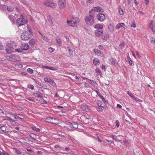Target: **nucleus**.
<instances>
[{
  "mask_svg": "<svg viewBox=\"0 0 155 155\" xmlns=\"http://www.w3.org/2000/svg\"><path fill=\"white\" fill-rule=\"evenodd\" d=\"M27 23V21L23 18V15L21 14L20 17L17 19L16 25L18 27L24 25Z\"/></svg>",
  "mask_w": 155,
  "mask_h": 155,
  "instance_id": "f257e3e1",
  "label": "nucleus"
},
{
  "mask_svg": "<svg viewBox=\"0 0 155 155\" xmlns=\"http://www.w3.org/2000/svg\"><path fill=\"white\" fill-rule=\"evenodd\" d=\"M6 58L8 60L13 62L20 61L21 60L20 57L16 54H11L7 56Z\"/></svg>",
  "mask_w": 155,
  "mask_h": 155,
  "instance_id": "f03ea898",
  "label": "nucleus"
},
{
  "mask_svg": "<svg viewBox=\"0 0 155 155\" xmlns=\"http://www.w3.org/2000/svg\"><path fill=\"white\" fill-rule=\"evenodd\" d=\"M17 45L16 43L14 42H10L7 44V48L6 50V52L8 53H10L12 52V50L9 49H14L16 47Z\"/></svg>",
  "mask_w": 155,
  "mask_h": 155,
  "instance_id": "7ed1b4c3",
  "label": "nucleus"
},
{
  "mask_svg": "<svg viewBox=\"0 0 155 155\" xmlns=\"http://www.w3.org/2000/svg\"><path fill=\"white\" fill-rule=\"evenodd\" d=\"M44 5L47 7H50L52 8H55L57 6L56 3L50 0H46L43 2Z\"/></svg>",
  "mask_w": 155,
  "mask_h": 155,
  "instance_id": "20e7f679",
  "label": "nucleus"
},
{
  "mask_svg": "<svg viewBox=\"0 0 155 155\" xmlns=\"http://www.w3.org/2000/svg\"><path fill=\"white\" fill-rule=\"evenodd\" d=\"M85 21L86 23L88 25H92L94 22V16H88L86 17Z\"/></svg>",
  "mask_w": 155,
  "mask_h": 155,
  "instance_id": "39448f33",
  "label": "nucleus"
},
{
  "mask_svg": "<svg viewBox=\"0 0 155 155\" xmlns=\"http://www.w3.org/2000/svg\"><path fill=\"white\" fill-rule=\"evenodd\" d=\"M67 22L70 26L73 27H76L78 25V19L77 18H73L71 21L67 20Z\"/></svg>",
  "mask_w": 155,
  "mask_h": 155,
  "instance_id": "423d86ee",
  "label": "nucleus"
},
{
  "mask_svg": "<svg viewBox=\"0 0 155 155\" xmlns=\"http://www.w3.org/2000/svg\"><path fill=\"white\" fill-rule=\"evenodd\" d=\"M21 38L22 40L28 41L30 38V35L28 31H24L21 35Z\"/></svg>",
  "mask_w": 155,
  "mask_h": 155,
  "instance_id": "0eeeda50",
  "label": "nucleus"
},
{
  "mask_svg": "<svg viewBox=\"0 0 155 155\" xmlns=\"http://www.w3.org/2000/svg\"><path fill=\"white\" fill-rule=\"evenodd\" d=\"M58 5L60 9H64L66 6V0H58Z\"/></svg>",
  "mask_w": 155,
  "mask_h": 155,
  "instance_id": "6e6552de",
  "label": "nucleus"
},
{
  "mask_svg": "<svg viewBox=\"0 0 155 155\" xmlns=\"http://www.w3.org/2000/svg\"><path fill=\"white\" fill-rule=\"evenodd\" d=\"M93 51L95 54L98 56L101 57L104 56V54L103 52L97 49H93Z\"/></svg>",
  "mask_w": 155,
  "mask_h": 155,
  "instance_id": "1a4fd4ad",
  "label": "nucleus"
},
{
  "mask_svg": "<svg viewBox=\"0 0 155 155\" xmlns=\"http://www.w3.org/2000/svg\"><path fill=\"white\" fill-rule=\"evenodd\" d=\"M97 17L98 20L100 21H103L105 18V15L102 13L98 14Z\"/></svg>",
  "mask_w": 155,
  "mask_h": 155,
  "instance_id": "9d476101",
  "label": "nucleus"
},
{
  "mask_svg": "<svg viewBox=\"0 0 155 155\" xmlns=\"http://www.w3.org/2000/svg\"><path fill=\"white\" fill-rule=\"evenodd\" d=\"M44 80L45 82H48L50 83L53 86L55 85V83L53 80L51 79L50 78H48L47 77H45Z\"/></svg>",
  "mask_w": 155,
  "mask_h": 155,
  "instance_id": "9b49d317",
  "label": "nucleus"
},
{
  "mask_svg": "<svg viewBox=\"0 0 155 155\" xmlns=\"http://www.w3.org/2000/svg\"><path fill=\"white\" fill-rule=\"evenodd\" d=\"M149 26L153 32L155 31V23L153 21H151L149 24Z\"/></svg>",
  "mask_w": 155,
  "mask_h": 155,
  "instance_id": "f8f14e48",
  "label": "nucleus"
},
{
  "mask_svg": "<svg viewBox=\"0 0 155 155\" xmlns=\"http://www.w3.org/2000/svg\"><path fill=\"white\" fill-rule=\"evenodd\" d=\"M103 30H98L95 31L94 33L95 35L97 37H100L102 36L103 35Z\"/></svg>",
  "mask_w": 155,
  "mask_h": 155,
  "instance_id": "ddd939ff",
  "label": "nucleus"
},
{
  "mask_svg": "<svg viewBox=\"0 0 155 155\" xmlns=\"http://www.w3.org/2000/svg\"><path fill=\"white\" fill-rule=\"evenodd\" d=\"M109 61L111 65L114 66H116V65L118 64L117 61L114 58H111L109 60Z\"/></svg>",
  "mask_w": 155,
  "mask_h": 155,
  "instance_id": "4468645a",
  "label": "nucleus"
},
{
  "mask_svg": "<svg viewBox=\"0 0 155 155\" xmlns=\"http://www.w3.org/2000/svg\"><path fill=\"white\" fill-rule=\"evenodd\" d=\"M20 47L21 48L23 51V50H26L28 49L29 46L28 44L25 43L21 45Z\"/></svg>",
  "mask_w": 155,
  "mask_h": 155,
  "instance_id": "2eb2a0df",
  "label": "nucleus"
},
{
  "mask_svg": "<svg viewBox=\"0 0 155 155\" xmlns=\"http://www.w3.org/2000/svg\"><path fill=\"white\" fill-rule=\"evenodd\" d=\"M94 28L98 30H102V28H103V25L101 24H97L95 25Z\"/></svg>",
  "mask_w": 155,
  "mask_h": 155,
  "instance_id": "dca6fc26",
  "label": "nucleus"
},
{
  "mask_svg": "<svg viewBox=\"0 0 155 155\" xmlns=\"http://www.w3.org/2000/svg\"><path fill=\"white\" fill-rule=\"evenodd\" d=\"M68 124L69 125H70L71 127H73L74 128L77 129L78 127V124L75 122H73L71 123L70 122H68Z\"/></svg>",
  "mask_w": 155,
  "mask_h": 155,
  "instance_id": "f3484780",
  "label": "nucleus"
},
{
  "mask_svg": "<svg viewBox=\"0 0 155 155\" xmlns=\"http://www.w3.org/2000/svg\"><path fill=\"white\" fill-rule=\"evenodd\" d=\"M33 95L35 96L38 97H43V94L39 91L35 92L33 93Z\"/></svg>",
  "mask_w": 155,
  "mask_h": 155,
  "instance_id": "a211bd4d",
  "label": "nucleus"
},
{
  "mask_svg": "<svg viewBox=\"0 0 155 155\" xmlns=\"http://www.w3.org/2000/svg\"><path fill=\"white\" fill-rule=\"evenodd\" d=\"M127 94L131 97L132 99H134V100L137 101H138L139 100V99L135 97L133 95V94L130 92L128 91L127 92Z\"/></svg>",
  "mask_w": 155,
  "mask_h": 155,
  "instance_id": "6ab92c4d",
  "label": "nucleus"
},
{
  "mask_svg": "<svg viewBox=\"0 0 155 155\" xmlns=\"http://www.w3.org/2000/svg\"><path fill=\"white\" fill-rule=\"evenodd\" d=\"M94 8L95 12H103L104 11L103 9L101 8L99 6L94 7Z\"/></svg>",
  "mask_w": 155,
  "mask_h": 155,
  "instance_id": "aec40b11",
  "label": "nucleus"
},
{
  "mask_svg": "<svg viewBox=\"0 0 155 155\" xmlns=\"http://www.w3.org/2000/svg\"><path fill=\"white\" fill-rule=\"evenodd\" d=\"M42 67L43 68H45L46 69H49L53 71H56L57 70L56 68L54 67H49L48 66H46L44 65H42Z\"/></svg>",
  "mask_w": 155,
  "mask_h": 155,
  "instance_id": "412c9836",
  "label": "nucleus"
},
{
  "mask_svg": "<svg viewBox=\"0 0 155 155\" xmlns=\"http://www.w3.org/2000/svg\"><path fill=\"white\" fill-rule=\"evenodd\" d=\"M51 121V122H50V123L55 124H58L59 123L58 120L55 118H52V120Z\"/></svg>",
  "mask_w": 155,
  "mask_h": 155,
  "instance_id": "4be33fe9",
  "label": "nucleus"
},
{
  "mask_svg": "<svg viewBox=\"0 0 155 155\" xmlns=\"http://www.w3.org/2000/svg\"><path fill=\"white\" fill-rule=\"evenodd\" d=\"M95 72L97 74V75H99L100 77H101L102 75V73L101 71L99 69L96 68L95 70Z\"/></svg>",
  "mask_w": 155,
  "mask_h": 155,
  "instance_id": "5701e85b",
  "label": "nucleus"
},
{
  "mask_svg": "<svg viewBox=\"0 0 155 155\" xmlns=\"http://www.w3.org/2000/svg\"><path fill=\"white\" fill-rule=\"evenodd\" d=\"M81 108L84 111L88 112L89 111V109L88 107L84 105H81Z\"/></svg>",
  "mask_w": 155,
  "mask_h": 155,
  "instance_id": "b1692460",
  "label": "nucleus"
},
{
  "mask_svg": "<svg viewBox=\"0 0 155 155\" xmlns=\"http://www.w3.org/2000/svg\"><path fill=\"white\" fill-rule=\"evenodd\" d=\"M95 11L94 10V8H92L91 10L89 12V16H94V14H95Z\"/></svg>",
  "mask_w": 155,
  "mask_h": 155,
  "instance_id": "393cba45",
  "label": "nucleus"
},
{
  "mask_svg": "<svg viewBox=\"0 0 155 155\" xmlns=\"http://www.w3.org/2000/svg\"><path fill=\"white\" fill-rule=\"evenodd\" d=\"M55 40L57 44L59 46H61V41L60 38L59 37H56Z\"/></svg>",
  "mask_w": 155,
  "mask_h": 155,
  "instance_id": "a878e982",
  "label": "nucleus"
},
{
  "mask_svg": "<svg viewBox=\"0 0 155 155\" xmlns=\"http://www.w3.org/2000/svg\"><path fill=\"white\" fill-rule=\"evenodd\" d=\"M93 63L95 65H99L100 62L98 59H94L93 60Z\"/></svg>",
  "mask_w": 155,
  "mask_h": 155,
  "instance_id": "bb28decb",
  "label": "nucleus"
},
{
  "mask_svg": "<svg viewBox=\"0 0 155 155\" xmlns=\"http://www.w3.org/2000/svg\"><path fill=\"white\" fill-rule=\"evenodd\" d=\"M1 129L3 132L8 131V128L7 126H3L1 127Z\"/></svg>",
  "mask_w": 155,
  "mask_h": 155,
  "instance_id": "cd10ccee",
  "label": "nucleus"
},
{
  "mask_svg": "<svg viewBox=\"0 0 155 155\" xmlns=\"http://www.w3.org/2000/svg\"><path fill=\"white\" fill-rule=\"evenodd\" d=\"M108 28L110 32H113L114 30V27L111 24H110L109 25Z\"/></svg>",
  "mask_w": 155,
  "mask_h": 155,
  "instance_id": "c85d7f7f",
  "label": "nucleus"
},
{
  "mask_svg": "<svg viewBox=\"0 0 155 155\" xmlns=\"http://www.w3.org/2000/svg\"><path fill=\"white\" fill-rule=\"evenodd\" d=\"M31 128L34 130L35 131L37 132H39L40 131V130L39 128L37 127H35L34 126L31 127Z\"/></svg>",
  "mask_w": 155,
  "mask_h": 155,
  "instance_id": "c756f323",
  "label": "nucleus"
},
{
  "mask_svg": "<svg viewBox=\"0 0 155 155\" xmlns=\"http://www.w3.org/2000/svg\"><path fill=\"white\" fill-rule=\"evenodd\" d=\"M88 81H91L90 83L93 86H96L97 85V84L96 82L93 80H91L89 79H88Z\"/></svg>",
  "mask_w": 155,
  "mask_h": 155,
  "instance_id": "7c9ffc66",
  "label": "nucleus"
},
{
  "mask_svg": "<svg viewBox=\"0 0 155 155\" xmlns=\"http://www.w3.org/2000/svg\"><path fill=\"white\" fill-rule=\"evenodd\" d=\"M14 9V7L12 6H8L7 10L9 12H12Z\"/></svg>",
  "mask_w": 155,
  "mask_h": 155,
  "instance_id": "2f4dec72",
  "label": "nucleus"
},
{
  "mask_svg": "<svg viewBox=\"0 0 155 155\" xmlns=\"http://www.w3.org/2000/svg\"><path fill=\"white\" fill-rule=\"evenodd\" d=\"M130 27L132 28H135L136 27L135 21H133L132 22L131 24L130 25Z\"/></svg>",
  "mask_w": 155,
  "mask_h": 155,
  "instance_id": "473e14b6",
  "label": "nucleus"
},
{
  "mask_svg": "<svg viewBox=\"0 0 155 155\" xmlns=\"http://www.w3.org/2000/svg\"><path fill=\"white\" fill-rule=\"evenodd\" d=\"M40 34L41 35L42 38L45 40L46 41L48 42V38L47 37L45 36H44L40 32H39Z\"/></svg>",
  "mask_w": 155,
  "mask_h": 155,
  "instance_id": "72a5a7b5",
  "label": "nucleus"
},
{
  "mask_svg": "<svg viewBox=\"0 0 155 155\" xmlns=\"http://www.w3.org/2000/svg\"><path fill=\"white\" fill-rule=\"evenodd\" d=\"M29 44L31 45H34L35 44V41L34 39L32 38L29 41Z\"/></svg>",
  "mask_w": 155,
  "mask_h": 155,
  "instance_id": "f704fd0d",
  "label": "nucleus"
},
{
  "mask_svg": "<svg viewBox=\"0 0 155 155\" xmlns=\"http://www.w3.org/2000/svg\"><path fill=\"white\" fill-rule=\"evenodd\" d=\"M27 29L28 30V33L31 35L32 34V32L31 30V28L30 27V26L28 25H27Z\"/></svg>",
  "mask_w": 155,
  "mask_h": 155,
  "instance_id": "c9c22d12",
  "label": "nucleus"
},
{
  "mask_svg": "<svg viewBox=\"0 0 155 155\" xmlns=\"http://www.w3.org/2000/svg\"><path fill=\"white\" fill-rule=\"evenodd\" d=\"M97 94L98 95V96L100 97L102 100H104V98L103 97V96L98 91H96Z\"/></svg>",
  "mask_w": 155,
  "mask_h": 155,
  "instance_id": "e433bc0d",
  "label": "nucleus"
},
{
  "mask_svg": "<svg viewBox=\"0 0 155 155\" xmlns=\"http://www.w3.org/2000/svg\"><path fill=\"white\" fill-rule=\"evenodd\" d=\"M87 5H91L93 3L94 0H86Z\"/></svg>",
  "mask_w": 155,
  "mask_h": 155,
  "instance_id": "4c0bfd02",
  "label": "nucleus"
},
{
  "mask_svg": "<svg viewBox=\"0 0 155 155\" xmlns=\"http://www.w3.org/2000/svg\"><path fill=\"white\" fill-rule=\"evenodd\" d=\"M27 87L30 89L33 90L34 89V87L33 85L31 84H28L27 85Z\"/></svg>",
  "mask_w": 155,
  "mask_h": 155,
  "instance_id": "58836bf2",
  "label": "nucleus"
},
{
  "mask_svg": "<svg viewBox=\"0 0 155 155\" xmlns=\"http://www.w3.org/2000/svg\"><path fill=\"white\" fill-rule=\"evenodd\" d=\"M51 120H52V118L50 117H48L45 120V121L49 123H50V122H51Z\"/></svg>",
  "mask_w": 155,
  "mask_h": 155,
  "instance_id": "ea45409f",
  "label": "nucleus"
},
{
  "mask_svg": "<svg viewBox=\"0 0 155 155\" xmlns=\"http://www.w3.org/2000/svg\"><path fill=\"white\" fill-rule=\"evenodd\" d=\"M122 23H119L116 26V28L117 29H119L121 27H122Z\"/></svg>",
  "mask_w": 155,
  "mask_h": 155,
  "instance_id": "a19ab883",
  "label": "nucleus"
},
{
  "mask_svg": "<svg viewBox=\"0 0 155 155\" xmlns=\"http://www.w3.org/2000/svg\"><path fill=\"white\" fill-rule=\"evenodd\" d=\"M48 50L50 52L52 53L54 51L55 49L52 47H50L48 48Z\"/></svg>",
  "mask_w": 155,
  "mask_h": 155,
  "instance_id": "79ce46f5",
  "label": "nucleus"
},
{
  "mask_svg": "<svg viewBox=\"0 0 155 155\" xmlns=\"http://www.w3.org/2000/svg\"><path fill=\"white\" fill-rule=\"evenodd\" d=\"M150 41L151 44L154 45L155 43V38H151L150 39Z\"/></svg>",
  "mask_w": 155,
  "mask_h": 155,
  "instance_id": "37998d69",
  "label": "nucleus"
},
{
  "mask_svg": "<svg viewBox=\"0 0 155 155\" xmlns=\"http://www.w3.org/2000/svg\"><path fill=\"white\" fill-rule=\"evenodd\" d=\"M118 10L119 14L120 15H122L123 14V9L121 8H119Z\"/></svg>",
  "mask_w": 155,
  "mask_h": 155,
  "instance_id": "c03bdc74",
  "label": "nucleus"
},
{
  "mask_svg": "<svg viewBox=\"0 0 155 155\" xmlns=\"http://www.w3.org/2000/svg\"><path fill=\"white\" fill-rule=\"evenodd\" d=\"M109 38V35H104L102 37V38L104 40H106Z\"/></svg>",
  "mask_w": 155,
  "mask_h": 155,
  "instance_id": "a18cd8bd",
  "label": "nucleus"
},
{
  "mask_svg": "<svg viewBox=\"0 0 155 155\" xmlns=\"http://www.w3.org/2000/svg\"><path fill=\"white\" fill-rule=\"evenodd\" d=\"M27 71L29 73L31 74H32L33 72V70L30 68H28L27 69Z\"/></svg>",
  "mask_w": 155,
  "mask_h": 155,
  "instance_id": "49530a36",
  "label": "nucleus"
},
{
  "mask_svg": "<svg viewBox=\"0 0 155 155\" xmlns=\"http://www.w3.org/2000/svg\"><path fill=\"white\" fill-rule=\"evenodd\" d=\"M10 122L14 125H17L18 124V123L15 122L13 119H12V121Z\"/></svg>",
  "mask_w": 155,
  "mask_h": 155,
  "instance_id": "de8ad7c7",
  "label": "nucleus"
},
{
  "mask_svg": "<svg viewBox=\"0 0 155 155\" xmlns=\"http://www.w3.org/2000/svg\"><path fill=\"white\" fill-rule=\"evenodd\" d=\"M30 137L33 139H35L36 137V135L33 133H31L29 135Z\"/></svg>",
  "mask_w": 155,
  "mask_h": 155,
  "instance_id": "09e8293b",
  "label": "nucleus"
},
{
  "mask_svg": "<svg viewBox=\"0 0 155 155\" xmlns=\"http://www.w3.org/2000/svg\"><path fill=\"white\" fill-rule=\"evenodd\" d=\"M2 8L3 10H7L8 6L5 5H3L2 6Z\"/></svg>",
  "mask_w": 155,
  "mask_h": 155,
  "instance_id": "8fccbe9b",
  "label": "nucleus"
},
{
  "mask_svg": "<svg viewBox=\"0 0 155 155\" xmlns=\"http://www.w3.org/2000/svg\"><path fill=\"white\" fill-rule=\"evenodd\" d=\"M33 79L35 80L36 83L37 84H38L41 87H43V85L40 82H39L38 81H36L34 79Z\"/></svg>",
  "mask_w": 155,
  "mask_h": 155,
  "instance_id": "3c124183",
  "label": "nucleus"
},
{
  "mask_svg": "<svg viewBox=\"0 0 155 155\" xmlns=\"http://www.w3.org/2000/svg\"><path fill=\"white\" fill-rule=\"evenodd\" d=\"M15 51L18 52H21L23 51V50L21 47H20V48H18V49H15Z\"/></svg>",
  "mask_w": 155,
  "mask_h": 155,
  "instance_id": "603ef678",
  "label": "nucleus"
},
{
  "mask_svg": "<svg viewBox=\"0 0 155 155\" xmlns=\"http://www.w3.org/2000/svg\"><path fill=\"white\" fill-rule=\"evenodd\" d=\"M68 50L69 51V55L71 56H72L73 54V51L70 48L68 49Z\"/></svg>",
  "mask_w": 155,
  "mask_h": 155,
  "instance_id": "864d4df0",
  "label": "nucleus"
},
{
  "mask_svg": "<svg viewBox=\"0 0 155 155\" xmlns=\"http://www.w3.org/2000/svg\"><path fill=\"white\" fill-rule=\"evenodd\" d=\"M112 137L116 141H119L120 140L118 139V138H117L118 136H114L113 135H112Z\"/></svg>",
  "mask_w": 155,
  "mask_h": 155,
  "instance_id": "5fc2aeb1",
  "label": "nucleus"
},
{
  "mask_svg": "<svg viewBox=\"0 0 155 155\" xmlns=\"http://www.w3.org/2000/svg\"><path fill=\"white\" fill-rule=\"evenodd\" d=\"M17 117L21 119H23L24 117L23 115L21 114H18Z\"/></svg>",
  "mask_w": 155,
  "mask_h": 155,
  "instance_id": "6e6d98bb",
  "label": "nucleus"
},
{
  "mask_svg": "<svg viewBox=\"0 0 155 155\" xmlns=\"http://www.w3.org/2000/svg\"><path fill=\"white\" fill-rule=\"evenodd\" d=\"M136 53L138 57L139 58H140L141 57V56L140 54L139 53L138 51H136Z\"/></svg>",
  "mask_w": 155,
  "mask_h": 155,
  "instance_id": "4d7b16f0",
  "label": "nucleus"
},
{
  "mask_svg": "<svg viewBox=\"0 0 155 155\" xmlns=\"http://www.w3.org/2000/svg\"><path fill=\"white\" fill-rule=\"evenodd\" d=\"M98 48L100 50H102L104 49V47L101 45H99L98 46Z\"/></svg>",
  "mask_w": 155,
  "mask_h": 155,
  "instance_id": "13d9d810",
  "label": "nucleus"
},
{
  "mask_svg": "<svg viewBox=\"0 0 155 155\" xmlns=\"http://www.w3.org/2000/svg\"><path fill=\"white\" fill-rule=\"evenodd\" d=\"M116 124L117 127H118L119 126V122L118 120H116Z\"/></svg>",
  "mask_w": 155,
  "mask_h": 155,
  "instance_id": "bf43d9fd",
  "label": "nucleus"
},
{
  "mask_svg": "<svg viewBox=\"0 0 155 155\" xmlns=\"http://www.w3.org/2000/svg\"><path fill=\"white\" fill-rule=\"evenodd\" d=\"M101 69L104 70V71H105L106 68L105 66L104 65H102V66H101Z\"/></svg>",
  "mask_w": 155,
  "mask_h": 155,
  "instance_id": "052dcab7",
  "label": "nucleus"
},
{
  "mask_svg": "<svg viewBox=\"0 0 155 155\" xmlns=\"http://www.w3.org/2000/svg\"><path fill=\"white\" fill-rule=\"evenodd\" d=\"M129 64L131 66H133L134 64L133 63V61H128Z\"/></svg>",
  "mask_w": 155,
  "mask_h": 155,
  "instance_id": "680f3d73",
  "label": "nucleus"
},
{
  "mask_svg": "<svg viewBox=\"0 0 155 155\" xmlns=\"http://www.w3.org/2000/svg\"><path fill=\"white\" fill-rule=\"evenodd\" d=\"M12 119L9 117H7L5 119V120H6L9 121L10 122L11 121H12Z\"/></svg>",
  "mask_w": 155,
  "mask_h": 155,
  "instance_id": "e2e57ef3",
  "label": "nucleus"
},
{
  "mask_svg": "<svg viewBox=\"0 0 155 155\" xmlns=\"http://www.w3.org/2000/svg\"><path fill=\"white\" fill-rule=\"evenodd\" d=\"M117 108L121 109L122 108V106L120 104H117Z\"/></svg>",
  "mask_w": 155,
  "mask_h": 155,
  "instance_id": "0e129e2a",
  "label": "nucleus"
},
{
  "mask_svg": "<svg viewBox=\"0 0 155 155\" xmlns=\"http://www.w3.org/2000/svg\"><path fill=\"white\" fill-rule=\"evenodd\" d=\"M97 111L100 112H101L102 111V109L101 108L99 107H98L97 108Z\"/></svg>",
  "mask_w": 155,
  "mask_h": 155,
  "instance_id": "69168bd1",
  "label": "nucleus"
},
{
  "mask_svg": "<svg viewBox=\"0 0 155 155\" xmlns=\"http://www.w3.org/2000/svg\"><path fill=\"white\" fill-rule=\"evenodd\" d=\"M15 153L17 154H20L21 153V152L20 151H19L18 150H15Z\"/></svg>",
  "mask_w": 155,
  "mask_h": 155,
  "instance_id": "338daca9",
  "label": "nucleus"
},
{
  "mask_svg": "<svg viewBox=\"0 0 155 155\" xmlns=\"http://www.w3.org/2000/svg\"><path fill=\"white\" fill-rule=\"evenodd\" d=\"M145 2V4L147 5L149 4V0H144Z\"/></svg>",
  "mask_w": 155,
  "mask_h": 155,
  "instance_id": "774afa93",
  "label": "nucleus"
}]
</instances>
